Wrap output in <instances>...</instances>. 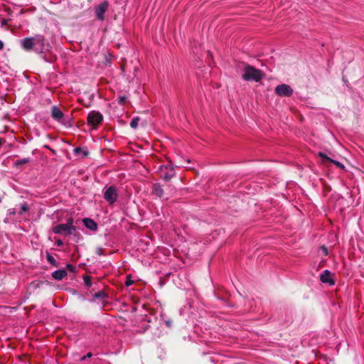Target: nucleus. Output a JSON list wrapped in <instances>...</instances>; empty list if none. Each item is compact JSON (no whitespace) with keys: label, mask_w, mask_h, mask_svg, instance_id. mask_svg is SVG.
I'll list each match as a JSON object with an SVG mask.
<instances>
[{"label":"nucleus","mask_w":364,"mask_h":364,"mask_svg":"<svg viewBox=\"0 0 364 364\" xmlns=\"http://www.w3.org/2000/svg\"><path fill=\"white\" fill-rule=\"evenodd\" d=\"M242 78L245 81L259 82L264 77V73L253 66L245 65Z\"/></svg>","instance_id":"nucleus-1"},{"label":"nucleus","mask_w":364,"mask_h":364,"mask_svg":"<svg viewBox=\"0 0 364 364\" xmlns=\"http://www.w3.org/2000/svg\"><path fill=\"white\" fill-rule=\"evenodd\" d=\"M173 190L174 187L170 184L166 185L164 188L161 183H155L152 186L151 193L159 198L168 200Z\"/></svg>","instance_id":"nucleus-2"},{"label":"nucleus","mask_w":364,"mask_h":364,"mask_svg":"<svg viewBox=\"0 0 364 364\" xmlns=\"http://www.w3.org/2000/svg\"><path fill=\"white\" fill-rule=\"evenodd\" d=\"M103 119V115L100 112L93 110L89 112L87 122L89 125L92 126V129H96L99 125L102 124Z\"/></svg>","instance_id":"nucleus-3"},{"label":"nucleus","mask_w":364,"mask_h":364,"mask_svg":"<svg viewBox=\"0 0 364 364\" xmlns=\"http://www.w3.org/2000/svg\"><path fill=\"white\" fill-rule=\"evenodd\" d=\"M158 173L159 177L166 181H170L176 174L171 165H161L159 167Z\"/></svg>","instance_id":"nucleus-4"},{"label":"nucleus","mask_w":364,"mask_h":364,"mask_svg":"<svg viewBox=\"0 0 364 364\" xmlns=\"http://www.w3.org/2000/svg\"><path fill=\"white\" fill-rule=\"evenodd\" d=\"M76 230L77 229L75 226H71L66 225L65 223H61L53 228V231L54 233L58 235H63L65 236L74 234Z\"/></svg>","instance_id":"nucleus-5"},{"label":"nucleus","mask_w":364,"mask_h":364,"mask_svg":"<svg viewBox=\"0 0 364 364\" xmlns=\"http://www.w3.org/2000/svg\"><path fill=\"white\" fill-rule=\"evenodd\" d=\"M293 92V89L287 84L279 85L275 87V93L279 97H290Z\"/></svg>","instance_id":"nucleus-6"},{"label":"nucleus","mask_w":364,"mask_h":364,"mask_svg":"<svg viewBox=\"0 0 364 364\" xmlns=\"http://www.w3.org/2000/svg\"><path fill=\"white\" fill-rule=\"evenodd\" d=\"M104 198L109 204H113L117 199V188L113 186L107 188L104 193Z\"/></svg>","instance_id":"nucleus-7"},{"label":"nucleus","mask_w":364,"mask_h":364,"mask_svg":"<svg viewBox=\"0 0 364 364\" xmlns=\"http://www.w3.org/2000/svg\"><path fill=\"white\" fill-rule=\"evenodd\" d=\"M108 8L109 4L107 1H103L96 6L95 14L99 20L103 21L105 19L104 14L107 11Z\"/></svg>","instance_id":"nucleus-8"},{"label":"nucleus","mask_w":364,"mask_h":364,"mask_svg":"<svg viewBox=\"0 0 364 364\" xmlns=\"http://www.w3.org/2000/svg\"><path fill=\"white\" fill-rule=\"evenodd\" d=\"M318 156L322 159V163L326 166H328V163L335 164L338 168L341 169H344L345 166L343 164L337 161L336 160L330 159L326 154L323 152H319L318 154Z\"/></svg>","instance_id":"nucleus-9"},{"label":"nucleus","mask_w":364,"mask_h":364,"mask_svg":"<svg viewBox=\"0 0 364 364\" xmlns=\"http://www.w3.org/2000/svg\"><path fill=\"white\" fill-rule=\"evenodd\" d=\"M50 114L52 118L58 122H60L64 117L63 112L57 106L51 107Z\"/></svg>","instance_id":"nucleus-10"},{"label":"nucleus","mask_w":364,"mask_h":364,"mask_svg":"<svg viewBox=\"0 0 364 364\" xmlns=\"http://www.w3.org/2000/svg\"><path fill=\"white\" fill-rule=\"evenodd\" d=\"M320 279L323 283H327L330 285H333L335 282L333 279H331V272L328 270H325L320 275Z\"/></svg>","instance_id":"nucleus-11"},{"label":"nucleus","mask_w":364,"mask_h":364,"mask_svg":"<svg viewBox=\"0 0 364 364\" xmlns=\"http://www.w3.org/2000/svg\"><path fill=\"white\" fill-rule=\"evenodd\" d=\"M34 45V38H26L21 41L22 48L26 51L31 50Z\"/></svg>","instance_id":"nucleus-12"},{"label":"nucleus","mask_w":364,"mask_h":364,"mask_svg":"<svg viewBox=\"0 0 364 364\" xmlns=\"http://www.w3.org/2000/svg\"><path fill=\"white\" fill-rule=\"evenodd\" d=\"M85 226L90 230L95 231L97 229V224L91 218H85L82 220Z\"/></svg>","instance_id":"nucleus-13"},{"label":"nucleus","mask_w":364,"mask_h":364,"mask_svg":"<svg viewBox=\"0 0 364 364\" xmlns=\"http://www.w3.org/2000/svg\"><path fill=\"white\" fill-rule=\"evenodd\" d=\"M67 275V271L63 269L56 270L52 273V277L56 280H61Z\"/></svg>","instance_id":"nucleus-14"},{"label":"nucleus","mask_w":364,"mask_h":364,"mask_svg":"<svg viewBox=\"0 0 364 364\" xmlns=\"http://www.w3.org/2000/svg\"><path fill=\"white\" fill-rule=\"evenodd\" d=\"M106 297L107 294L104 291H100L94 294V298L100 301H102Z\"/></svg>","instance_id":"nucleus-15"},{"label":"nucleus","mask_w":364,"mask_h":364,"mask_svg":"<svg viewBox=\"0 0 364 364\" xmlns=\"http://www.w3.org/2000/svg\"><path fill=\"white\" fill-rule=\"evenodd\" d=\"M47 261L53 266L58 267V262L50 254L46 255Z\"/></svg>","instance_id":"nucleus-16"},{"label":"nucleus","mask_w":364,"mask_h":364,"mask_svg":"<svg viewBox=\"0 0 364 364\" xmlns=\"http://www.w3.org/2000/svg\"><path fill=\"white\" fill-rule=\"evenodd\" d=\"M139 119L140 118L139 117H134L130 122V127L132 129H136L138 126Z\"/></svg>","instance_id":"nucleus-17"},{"label":"nucleus","mask_w":364,"mask_h":364,"mask_svg":"<svg viewBox=\"0 0 364 364\" xmlns=\"http://www.w3.org/2000/svg\"><path fill=\"white\" fill-rule=\"evenodd\" d=\"M29 161H30L29 159L25 158V159L16 160L15 161L14 164H15V166H18L24 165V164L28 163Z\"/></svg>","instance_id":"nucleus-18"},{"label":"nucleus","mask_w":364,"mask_h":364,"mask_svg":"<svg viewBox=\"0 0 364 364\" xmlns=\"http://www.w3.org/2000/svg\"><path fill=\"white\" fill-rule=\"evenodd\" d=\"M85 286L90 287L92 285V279L90 276H85L83 278Z\"/></svg>","instance_id":"nucleus-19"},{"label":"nucleus","mask_w":364,"mask_h":364,"mask_svg":"<svg viewBox=\"0 0 364 364\" xmlns=\"http://www.w3.org/2000/svg\"><path fill=\"white\" fill-rule=\"evenodd\" d=\"M45 38L43 36H37L36 38H34V43H40L42 46L44 44Z\"/></svg>","instance_id":"nucleus-20"},{"label":"nucleus","mask_w":364,"mask_h":364,"mask_svg":"<svg viewBox=\"0 0 364 364\" xmlns=\"http://www.w3.org/2000/svg\"><path fill=\"white\" fill-rule=\"evenodd\" d=\"M28 210V207L27 203H24L21 206V210L19 211L20 214H22L23 213L27 212Z\"/></svg>","instance_id":"nucleus-21"},{"label":"nucleus","mask_w":364,"mask_h":364,"mask_svg":"<svg viewBox=\"0 0 364 364\" xmlns=\"http://www.w3.org/2000/svg\"><path fill=\"white\" fill-rule=\"evenodd\" d=\"M66 269L68 271H69L70 272H75V271H76L75 267L70 264H68L66 265Z\"/></svg>","instance_id":"nucleus-22"},{"label":"nucleus","mask_w":364,"mask_h":364,"mask_svg":"<svg viewBox=\"0 0 364 364\" xmlns=\"http://www.w3.org/2000/svg\"><path fill=\"white\" fill-rule=\"evenodd\" d=\"M127 102V97L125 96H121L118 98V102L119 104L124 105Z\"/></svg>","instance_id":"nucleus-23"},{"label":"nucleus","mask_w":364,"mask_h":364,"mask_svg":"<svg viewBox=\"0 0 364 364\" xmlns=\"http://www.w3.org/2000/svg\"><path fill=\"white\" fill-rule=\"evenodd\" d=\"M95 252L98 255H104V250H103V249L102 247H97L96 250H95Z\"/></svg>","instance_id":"nucleus-24"},{"label":"nucleus","mask_w":364,"mask_h":364,"mask_svg":"<svg viewBox=\"0 0 364 364\" xmlns=\"http://www.w3.org/2000/svg\"><path fill=\"white\" fill-rule=\"evenodd\" d=\"M133 283L134 282L129 277H127V280L125 282L126 286H131Z\"/></svg>","instance_id":"nucleus-25"},{"label":"nucleus","mask_w":364,"mask_h":364,"mask_svg":"<svg viewBox=\"0 0 364 364\" xmlns=\"http://www.w3.org/2000/svg\"><path fill=\"white\" fill-rule=\"evenodd\" d=\"M73 223H74V219L73 218H69L65 224L71 225V226H74Z\"/></svg>","instance_id":"nucleus-26"},{"label":"nucleus","mask_w":364,"mask_h":364,"mask_svg":"<svg viewBox=\"0 0 364 364\" xmlns=\"http://www.w3.org/2000/svg\"><path fill=\"white\" fill-rule=\"evenodd\" d=\"M82 148H81V147H76V148L74 149V153H75V154H79V153H80V152H82Z\"/></svg>","instance_id":"nucleus-27"},{"label":"nucleus","mask_w":364,"mask_h":364,"mask_svg":"<svg viewBox=\"0 0 364 364\" xmlns=\"http://www.w3.org/2000/svg\"><path fill=\"white\" fill-rule=\"evenodd\" d=\"M92 356V354L91 353H88L86 355L80 358L81 360H85L87 358H91Z\"/></svg>","instance_id":"nucleus-28"},{"label":"nucleus","mask_w":364,"mask_h":364,"mask_svg":"<svg viewBox=\"0 0 364 364\" xmlns=\"http://www.w3.org/2000/svg\"><path fill=\"white\" fill-rule=\"evenodd\" d=\"M321 249H322L323 254L325 255H328V249L324 246L321 247Z\"/></svg>","instance_id":"nucleus-29"},{"label":"nucleus","mask_w":364,"mask_h":364,"mask_svg":"<svg viewBox=\"0 0 364 364\" xmlns=\"http://www.w3.org/2000/svg\"><path fill=\"white\" fill-rule=\"evenodd\" d=\"M56 244L58 246L60 247L63 245V242L59 239L56 241Z\"/></svg>","instance_id":"nucleus-30"},{"label":"nucleus","mask_w":364,"mask_h":364,"mask_svg":"<svg viewBox=\"0 0 364 364\" xmlns=\"http://www.w3.org/2000/svg\"><path fill=\"white\" fill-rule=\"evenodd\" d=\"M82 152L84 156H87L89 155L88 151H82Z\"/></svg>","instance_id":"nucleus-31"},{"label":"nucleus","mask_w":364,"mask_h":364,"mask_svg":"<svg viewBox=\"0 0 364 364\" xmlns=\"http://www.w3.org/2000/svg\"><path fill=\"white\" fill-rule=\"evenodd\" d=\"M6 23H7V20H6V19H3V20L1 21V25H2V26L6 25Z\"/></svg>","instance_id":"nucleus-32"},{"label":"nucleus","mask_w":364,"mask_h":364,"mask_svg":"<svg viewBox=\"0 0 364 364\" xmlns=\"http://www.w3.org/2000/svg\"><path fill=\"white\" fill-rule=\"evenodd\" d=\"M4 48V43L0 41V50H2Z\"/></svg>","instance_id":"nucleus-33"},{"label":"nucleus","mask_w":364,"mask_h":364,"mask_svg":"<svg viewBox=\"0 0 364 364\" xmlns=\"http://www.w3.org/2000/svg\"><path fill=\"white\" fill-rule=\"evenodd\" d=\"M1 202V198H0V203Z\"/></svg>","instance_id":"nucleus-34"}]
</instances>
